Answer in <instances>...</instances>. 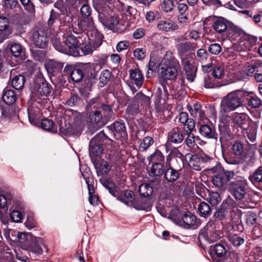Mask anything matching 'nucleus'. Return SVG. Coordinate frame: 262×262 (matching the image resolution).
<instances>
[{"label":"nucleus","mask_w":262,"mask_h":262,"mask_svg":"<svg viewBox=\"0 0 262 262\" xmlns=\"http://www.w3.org/2000/svg\"><path fill=\"white\" fill-rule=\"evenodd\" d=\"M250 94L249 92L241 90L228 93L221 100L222 110L224 113H228L236 110L243 105L245 99H248Z\"/></svg>","instance_id":"obj_1"},{"label":"nucleus","mask_w":262,"mask_h":262,"mask_svg":"<svg viewBox=\"0 0 262 262\" xmlns=\"http://www.w3.org/2000/svg\"><path fill=\"white\" fill-rule=\"evenodd\" d=\"M179 67V63L176 59H172L168 55L165 56L160 69V77L165 81L174 79L178 74Z\"/></svg>","instance_id":"obj_2"},{"label":"nucleus","mask_w":262,"mask_h":262,"mask_svg":"<svg viewBox=\"0 0 262 262\" xmlns=\"http://www.w3.org/2000/svg\"><path fill=\"white\" fill-rule=\"evenodd\" d=\"M229 190L236 199L243 200L247 194V181L245 177L236 172L230 184Z\"/></svg>","instance_id":"obj_3"},{"label":"nucleus","mask_w":262,"mask_h":262,"mask_svg":"<svg viewBox=\"0 0 262 262\" xmlns=\"http://www.w3.org/2000/svg\"><path fill=\"white\" fill-rule=\"evenodd\" d=\"M220 236V230L217 229L215 223L210 220L200 230L198 238L200 240L204 239L208 243H212L219 239Z\"/></svg>","instance_id":"obj_4"},{"label":"nucleus","mask_w":262,"mask_h":262,"mask_svg":"<svg viewBox=\"0 0 262 262\" xmlns=\"http://www.w3.org/2000/svg\"><path fill=\"white\" fill-rule=\"evenodd\" d=\"M86 38L87 35L85 33L82 34L76 33V35H67L66 36L64 43L66 47H67L68 54H70L74 56H78L79 54V47Z\"/></svg>","instance_id":"obj_5"},{"label":"nucleus","mask_w":262,"mask_h":262,"mask_svg":"<svg viewBox=\"0 0 262 262\" xmlns=\"http://www.w3.org/2000/svg\"><path fill=\"white\" fill-rule=\"evenodd\" d=\"M235 173L233 170L223 169L213 177L212 184L216 188L225 190L227 188L228 183H231Z\"/></svg>","instance_id":"obj_6"},{"label":"nucleus","mask_w":262,"mask_h":262,"mask_svg":"<svg viewBox=\"0 0 262 262\" xmlns=\"http://www.w3.org/2000/svg\"><path fill=\"white\" fill-rule=\"evenodd\" d=\"M31 43L35 47L42 49H46L48 45V38L47 33L41 28L33 30L30 35Z\"/></svg>","instance_id":"obj_7"},{"label":"nucleus","mask_w":262,"mask_h":262,"mask_svg":"<svg viewBox=\"0 0 262 262\" xmlns=\"http://www.w3.org/2000/svg\"><path fill=\"white\" fill-rule=\"evenodd\" d=\"M117 198L126 205L132 206L137 210H147L148 208L142 201L137 202L135 200L134 193L131 190L123 191L120 195L117 196Z\"/></svg>","instance_id":"obj_8"},{"label":"nucleus","mask_w":262,"mask_h":262,"mask_svg":"<svg viewBox=\"0 0 262 262\" xmlns=\"http://www.w3.org/2000/svg\"><path fill=\"white\" fill-rule=\"evenodd\" d=\"M52 87L44 78L37 79L32 90V94L35 98L41 99L47 96L52 92Z\"/></svg>","instance_id":"obj_9"},{"label":"nucleus","mask_w":262,"mask_h":262,"mask_svg":"<svg viewBox=\"0 0 262 262\" xmlns=\"http://www.w3.org/2000/svg\"><path fill=\"white\" fill-rule=\"evenodd\" d=\"M195 190L198 194L209 202L212 206L217 205L222 200L218 192L210 191L202 185L196 186Z\"/></svg>","instance_id":"obj_10"},{"label":"nucleus","mask_w":262,"mask_h":262,"mask_svg":"<svg viewBox=\"0 0 262 262\" xmlns=\"http://www.w3.org/2000/svg\"><path fill=\"white\" fill-rule=\"evenodd\" d=\"M105 137L104 133L101 131L90 141L89 153L93 160L96 157L99 156L102 154L103 149L101 142Z\"/></svg>","instance_id":"obj_11"},{"label":"nucleus","mask_w":262,"mask_h":262,"mask_svg":"<svg viewBox=\"0 0 262 262\" xmlns=\"http://www.w3.org/2000/svg\"><path fill=\"white\" fill-rule=\"evenodd\" d=\"M46 68L52 82L61 80L62 77L61 70L63 68L62 63L50 61L46 64Z\"/></svg>","instance_id":"obj_12"},{"label":"nucleus","mask_w":262,"mask_h":262,"mask_svg":"<svg viewBox=\"0 0 262 262\" xmlns=\"http://www.w3.org/2000/svg\"><path fill=\"white\" fill-rule=\"evenodd\" d=\"M10 207V209L19 208L21 203L10 192L0 194V208Z\"/></svg>","instance_id":"obj_13"},{"label":"nucleus","mask_w":262,"mask_h":262,"mask_svg":"<svg viewBox=\"0 0 262 262\" xmlns=\"http://www.w3.org/2000/svg\"><path fill=\"white\" fill-rule=\"evenodd\" d=\"M210 160L211 158L206 155H193L190 156L188 165L193 169L200 171L204 167V164Z\"/></svg>","instance_id":"obj_14"},{"label":"nucleus","mask_w":262,"mask_h":262,"mask_svg":"<svg viewBox=\"0 0 262 262\" xmlns=\"http://www.w3.org/2000/svg\"><path fill=\"white\" fill-rule=\"evenodd\" d=\"M88 110H92L93 108L98 109V111H101L102 114V117L105 120L109 119L112 117L113 112L110 105L106 104H98L95 103V100L92 99L87 105Z\"/></svg>","instance_id":"obj_15"},{"label":"nucleus","mask_w":262,"mask_h":262,"mask_svg":"<svg viewBox=\"0 0 262 262\" xmlns=\"http://www.w3.org/2000/svg\"><path fill=\"white\" fill-rule=\"evenodd\" d=\"M184 139L181 129L179 127H174L168 133L167 143L179 145L183 142Z\"/></svg>","instance_id":"obj_16"},{"label":"nucleus","mask_w":262,"mask_h":262,"mask_svg":"<svg viewBox=\"0 0 262 262\" xmlns=\"http://www.w3.org/2000/svg\"><path fill=\"white\" fill-rule=\"evenodd\" d=\"M8 236L12 241H17L20 244L27 246L31 241L32 238L34 237L30 234L16 232L13 230H10L9 231Z\"/></svg>","instance_id":"obj_17"},{"label":"nucleus","mask_w":262,"mask_h":262,"mask_svg":"<svg viewBox=\"0 0 262 262\" xmlns=\"http://www.w3.org/2000/svg\"><path fill=\"white\" fill-rule=\"evenodd\" d=\"M107 128L114 133L117 139L127 136L126 127L123 121H117L113 124L107 126Z\"/></svg>","instance_id":"obj_18"},{"label":"nucleus","mask_w":262,"mask_h":262,"mask_svg":"<svg viewBox=\"0 0 262 262\" xmlns=\"http://www.w3.org/2000/svg\"><path fill=\"white\" fill-rule=\"evenodd\" d=\"M157 27L159 30L165 32L174 31L179 29V25L170 19L160 20Z\"/></svg>","instance_id":"obj_19"},{"label":"nucleus","mask_w":262,"mask_h":262,"mask_svg":"<svg viewBox=\"0 0 262 262\" xmlns=\"http://www.w3.org/2000/svg\"><path fill=\"white\" fill-rule=\"evenodd\" d=\"M12 32L8 19L5 17H0V42L8 38Z\"/></svg>","instance_id":"obj_20"},{"label":"nucleus","mask_w":262,"mask_h":262,"mask_svg":"<svg viewBox=\"0 0 262 262\" xmlns=\"http://www.w3.org/2000/svg\"><path fill=\"white\" fill-rule=\"evenodd\" d=\"M95 9L99 13L100 18L104 19L108 14L109 7L106 0H92Z\"/></svg>","instance_id":"obj_21"},{"label":"nucleus","mask_w":262,"mask_h":262,"mask_svg":"<svg viewBox=\"0 0 262 262\" xmlns=\"http://www.w3.org/2000/svg\"><path fill=\"white\" fill-rule=\"evenodd\" d=\"M182 221L184 228L197 227L200 224V220L190 212L184 213L182 216Z\"/></svg>","instance_id":"obj_22"},{"label":"nucleus","mask_w":262,"mask_h":262,"mask_svg":"<svg viewBox=\"0 0 262 262\" xmlns=\"http://www.w3.org/2000/svg\"><path fill=\"white\" fill-rule=\"evenodd\" d=\"M231 23L227 19L221 17L215 20L212 27L213 29L219 34H223L229 31Z\"/></svg>","instance_id":"obj_23"},{"label":"nucleus","mask_w":262,"mask_h":262,"mask_svg":"<svg viewBox=\"0 0 262 262\" xmlns=\"http://www.w3.org/2000/svg\"><path fill=\"white\" fill-rule=\"evenodd\" d=\"M176 48L178 54L181 56H184L186 53L194 51L196 48L195 43L188 41L178 43Z\"/></svg>","instance_id":"obj_24"},{"label":"nucleus","mask_w":262,"mask_h":262,"mask_svg":"<svg viewBox=\"0 0 262 262\" xmlns=\"http://www.w3.org/2000/svg\"><path fill=\"white\" fill-rule=\"evenodd\" d=\"M220 130V141L221 143H225L227 141L231 140L233 138V135L231 133V130L229 126L224 123L219 125Z\"/></svg>","instance_id":"obj_25"},{"label":"nucleus","mask_w":262,"mask_h":262,"mask_svg":"<svg viewBox=\"0 0 262 262\" xmlns=\"http://www.w3.org/2000/svg\"><path fill=\"white\" fill-rule=\"evenodd\" d=\"M187 108L193 117L198 118L200 120H203L205 118V112L199 103H194L192 106L187 105Z\"/></svg>","instance_id":"obj_26"},{"label":"nucleus","mask_w":262,"mask_h":262,"mask_svg":"<svg viewBox=\"0 0 262 262\" xmlns=\"http://www.w3.org/2000/svg\"><path fill=\"white\" fill-rule=\"evenodd\" d=\"M77 26L82 31H93L94 24L92 17H81L77 21Z\"/></svg>","instance_id":"obj_27"},{"label":"nucleus","mask_w":262,"mask_h":262,"mask_svg":"<svg viewBox=\"0 0 262 262\" xmlns=\"http://www.w3.org/2000/svg\"><path fill=\"white\" fill-rule=\"evenodd\" d=\"M64 72H70L72 80L79 82L83 79L84 74L83 71L79 69H74L72 66H67L64 69Z\"/></svg>","instance_id":"obj_28"},{"label":"nucleus","mask_w":262,"mask_h":262,"mask_svg":"<svg viewBox=\"0 0 262 262\" xmlns=\"http://www.w3.org/2000/svg\"><path fill=\"white\" fill-rule=\"evenodd\" d=\"M130 78L134 83L139 88H141L143 82V76L141 71L138 69H134L130 70Z\"/></svg>","instance_id":"obj_29"},{"label":"nucleus","mask_w":262,"mask_h":262,"mask_svg":"<svg viewBox=\"0 0 262 262\" xmlns=\"http://www.w3.org/2000/svg\"><path fill=\"white\" fill-rule=\"evenodd\" d=\"M54 6L55 8L60 11L61 14L66 16V18L68 19V22L69 23H69L70 21H72V18L69 15L70 10L69 6L66 3L64 4L62 0L58 1L54 4Z\"/></svg>","instance_id":"obj_30"},{"label":"nucleus","mask_w":262,"mask_h":262,"mask_svg":"<svg viewBox=\"0 0 262 262\" xmlns=\"http://www.w3.org/2000/svg\"><path fill=\"white\" fill-rule=\"evenodd\" d=\"M199 131L201 135L204 137L209 139H216L217 138L214 128L212 125H203L201 126Z\"/></svg>","instance_id":"obj_31"},{"label":"nucleus","mask_w":262,"mask_h":262,"mask_svg":"<svg viewBox=\"0 0 262 262\" xmlns=\"http://www.w3.org/2000/svg\"><path fill=\"white\" fill-rule=\"evenodd\" d=\"M164 178L168 182L173 183L179 178V172L171 166L166 168L164 172Z\"/></svg>","instance_id":"obj_32"},{"label":"nucleus","mask_w":262,"mask_h":262,"mask_svg":"<svg viewBox=\"0 0 262 262\" xmlns=\"http://www.w3.org/2000/svg\"><path fill=\"white\" fill-rule=\"evenodd\" d=\"M94 163L95 165L98 176H103L108 173L112 168V166L107 161L104 160H102L99 164H96L94 161Z\"/></svg>","instance_id":"obj_33"},{"label":"nucleus","mask_w":262,"mask_h":262,"mask_svg":"<svg viewBox=\"0 0 262 262\" xmlns=\"http://www.w3.org/2000/svg\"><path fill=\"white\" fill-rule=\"evenodd\" d=\"M163 163H152L148 170L149 176H162L164 172Z\"/></svg>","instance_id":"obj_34"},{"label":"nucleus","mask_w":262,"mask_h":262,"mask_svg":"<svg viewBox=\"0 0 262 262\" xmlns=\"http://www.w3.org/2000/svg\"><path fill=\"white\" fill-rule=\"evenodd\" d=\"M191 124L188 125V129L184 130V134L187 136V138L185 140L184 142L186 145L190 147H193L195 145L194 135L192 133L194 127H192Z\"/></svg>","instance_id":"obj_35"},{"label":"nucleus","mask_w":262,"mask_h":262,"mask_svg":"<svg viewBox=\"0 0 262 262\" xmlns=\"http://www.w3.org/2000/svg\"><path fill=\"white\" fill-rule=\"evenodd\" d=\"M179 121L184 125V130L188 129V125L191 124V126L195 127V122L191 118H188L187 113L185 112H181L178 116Z\"/></svg>","instance_id":"obj_36"},{"label":"nucleus","mask_w":262,"mask_h":262,"mask_svg":"<svg viewBox=\"0 0 262 262\" xmlns=\"http://www.w3.org/2000/svg\"><path fill=\"white\" fill-rule=\"evenodd\" d=\"M164 159L165 157L164 155L161 151L158 149H156L155 152L147 158V160L148 161L149 163H163Z\"/></svg>","instance_id":"obj_37"},{"label":"nucleus","mask_w":262,"mask_h":262,"mask_svg":"<svg viewBox=\"0 0 262 262\" xmlns=\"http://www.w3.org/2000/svg\"><path fill=\"white\" fill-rule=\"evenodd\" d=\"M41 241V239L40 238L35 236L32 238L28 246L30 247L32 252L37 254H41L42 253V249L39 246V243Z\"/></svg>","instance_id":"obj_38"},{"label":"nucleus","mask_w":262,"mask_h":262,"mask_svg":"<svg viewBox=\"0 0 262 262\" xmlns=\"http://www.w3.org/2000/svg\"><path fill=\"white\" fill-rule=\"evenodd\" d=\"M212 209L210 206L206 202L200 203L198 206V212L202 217H207L210 215Z\"/></svg>","instance_id":"obj_39"},{"label":"nucleus","mask_w":262,"mask_h":262,"mask_svg":"<svg viewBox=\"0 0 262 262\" xmlns=\"http://www.w3.org/2000/svg\"><path fill=\"white\" fill-rule=\"evenodd\" d=\"M25 82V77L22 75H18L13 77L11 81V84L15 90H20L24 88Z\"/></svg>","instance_id":"obj_40"},{"label":"nucleus","mask_w":262,"mask_h":262,"mask_svg":"<svg viewBox=\"0 0 262 262\" xmlns=\"http://www.w3.org/2000/svg\"><path fill=\"white\" fill-rule=\"evenodd\" d=\"M3 101L8 105L13 104L16 101V95L13 90H7L2 97Z\"/></svg>","instance_id":"obj_41"},{"label":"nucleus","mask_w":262,"mask_h":262,"mask_svg":"<svg viewBox=\"0 0 262 262\" xmlns=\"http://www.w3.org/2000/svg\"><path fill=\"white\" fill-rule=\"evenodd\" d=\"M40 125L46 130L54 133H56L57 131V127L55 126L53 121L50 119H45L42 120Z\"/></svg>","instance_id":"obj_42"},{"label":"nucleus","mask_w":262,"mask_h":262,"mask_svg":"<svg viewBox=\"0 0 262 262\" xmlns=\"http://www.w3.org/2000/svg\"><path fill=\"white\" fill-rule=\"evenodd\" d=\"M90 39L87 36L86 39L84 40L83 43L80 45L79 49H80L85 55L91 53L93 50L96 49V48L93 47L90 41Z\"/></svg>","instance_id":"obj_43"},{"label":"nucleus","mask_w":262,"mask_h":262,"mask_svg":"<svg viewBox=\"0 0 262 262\" xmlns=\"http://www.w3.org/2000/svg\"><path fill=\"white\" fill-rule=\"evenodd\" d=\"M139 192L141 196L147 197L152 193L153 188L148 183H143L139 186Z\"/></svg>","instance_id":"obj_44"},{"label":"nucleus","mask_w":262,"mask_h":262,"mask_svg":"<svg viewBox=\"0 0 262 262\" xmlns=\"http://www.w3.org/2000/svg\"><path fill=\"white\" fill-rule=\"evenodd\" d=\"M100 182L102 185L108 189L109 192L114 196H117L115 184L105 178H101Z\"/></svg>","instance_id":"obj_45"},{"label":"nucleus","mask_w":262,"mask_h":262,"mask_svg":"<svg viewBox=\"0 0 262 262\" xmlns=\"http://www.w3.org/2000/svg\"><path fill=\"white\" fill-rule=\"evenodd\" d=\"M249 179L253 184L262 183V166H259L252 174H250Z\"/></svg>","instance_id":"obj_46"},{"label":"nucleus","mask_w":262,"mask_h":262,"mask_svg":"<svg viewBox=\"0 0 262 262\" xmlns=\"http://www.w3.org/2000/svg\"><path fill=\"white\" fill-rule=\"evenodd\" d=\"M111 73L108 70H103L99 76V86L103 87L110 80Z\"/></svg>","instance_id":"obj_47"},{"label":"nucleus","mask_w":262,"mask_h":262,"mask_svg":"<svg viewBox=\"0 0 262 262\" xmlns=\"http://www.w3.org/2000/svg\"><path fill=\"white\" fill-rule=\"evenodd\" d=\"M257 217L256 213L253 211H248L245 214V223L248 226H252L257 224Z\"/></svg>","instance_id":"obj_48"},{"label":"nucleus","mask_w":262,"mask_h":262,"mask_svg":"<svg viewBox=\"0 0 262 262\" xmlns=\"http://www.w3.org/2000/svg\"><path fill=\"white\" fill-rule=\"evenodd\" d=\"M52 43L55 49L62 53L68 54L67 47H66L65 44L64 45H61L59 40L57 37H53L52 39Z\"/></svg>","instance_id":"obj_49"},{"label":"nucleus","mask_w":262,"mask_h":262,"mask_svg":"<svg viewBox=\"0 0 262 262\" xmlns=\"http://www.w3.org/2000/svg\"><path fill=\"white\" fill-rule=\"evenodd\" d=\"M134 99L138 102H141L142 104L145 105H148L150 103V98L149 97L145 95L141 92L138 93L134 97Z\"/></svg>","instance_id":"obj_50"},{"label":"nucleus","mask_w":262,"mask_h":262,"mask_svg":"<svg viewBox=\"0 0 262 262\" xmlns=\"http://www.w3.org/2000/svg\"><path fill=\"white\" fill-rule=\"evenodd\" d=\"M90 117L92 123H96L98 126L103 124V123L101 122V119L103 117L101 111H95L92 115H90Z\"/></svg>","instance_id":"obj_51"},{"label":"nucleus","mask_w":262,"mask_h":262,"mask_svg":"<svg viewBox=\"0 0 262 262\" xmlns=\"http://www.w3.org/2000/svg\"><path fill=\"white\" fill-rule=\"evenodd\" d=\"M21 206L20 207V208ZM19 208V209H20ZM18 208H13L12 209V211L10 213V218L11 220L16 223H19L21 222L23 219V215L21 213V212L18 211L17 209Z\"/></svg>","instance_id":"obj_52"},{"label":"nucleus","mask_w":262,"mask_h":262,"mask_svg":"<svg viewBox=\"0 0 262 262\" xmlns=\"http://www.w3.org/2000/svg\"><path fill=\"white\" fill-rule=\"evenodd\" d=\"M251 94L248 97V103L249 105L253 108H257L261 105V100L257 96H250L252 94V92H250Z\"/></svg>","instance_id":"obj_53"},{"label":"nucleus","mask_w":262,"mask_h":262,"mask_svg":"<svg viewBox=\"0 0 262 262\" xmlns=\"http://www.w3.org/2000/svg\"><path fill=\"white\" fill-rule=\"evenodd\" d=\"M213 251L217 257H222L227 253L225 247L221 244H216L213 246Z\"/></svg>","instance_id":"obj_54"},{"label":"nucleus","mask_w":262,"mask_h":262,"mask_svg":"<svg viewBox=\"0 0 262 262\" xmlns=\"http://www.w3.org/2000/svg\"><path fill=\"white\" fill-rule=\"evenodd\" d=\"M154 143V140L151 137H145L140 144V149L145 151L148 148Z\"/></svg>","instance_id":"obj_55"},{"label":"nucleus","mask_w":262,"mask_h":262,"mask_svg":"<svg viewBox=\"0 0 262 262\" xmlns=\"http://www.w3.org/2000/svg\"><path fill=\"white\" fill-rule=\"evenodd\" d=\"M228 213L227 208L224 206L221 205L220 208H219L214 213V216L219 220L224 219Z\"/></svg>","instance_id":"obj_56"},{"label":"nucleus","mask_w":262,"mask_h":262,"mask_svg":"<svg viewBox=\"0 0 262 262\" xmlns=\"http://www.w3.org/2000/svg\"><path fill=\"white\" fill-rule=\"evenodd\" d=\"M174 7L173 0H163L161 3L162 9L165 12H171Z\"/></svg>","instance_id":"obj_57"},{"label":"nucleus","mask_w":262,"mask_h":262,"mask_svg":"<svg viewBox=\"0 0 262 262\" xmlns=\"http://www.w3.org/2000/svg\"><path fill=\"white\" fill-rule=\"evenodd\" d=\"M10 51L12 55L14 57H18L21 55L23 52V49L19 44L14 43L11 45Z\"/></svg>","instance_id":"obj_58"},{"label":"nucleus","mask_w":262,"mask_h":262,"mask_svg":"<svg viewBox=\"0 0 262 262\" xmlns=\"http://www.w3.org/2000/svg\"><path fill=\"white\" fill-rule=\"evenodd\" d=\"M165 148L166 152H168L170 151L169 155L167 156V159L170 156H174L177 157L182 156V154L180 152L178 149L176 147H173L172 148H170V144L168 143H166L165 144Z\"/></svg>","instance_id":"obj_59"},{"label":"nucleus","mask_w":262,"mask_h":262,"mask_svg":"<svg viewBox=\"0 0 262 262\" xmlns=\"http://www.w3.org/2000/svg\"><path fill=\"white\" fill-rule=\"evenodd\" d=\"M80 13L81 17H91L92 9L87 4H83L80 9Z\"/></svg>","instance_id":"obj_60"},{"label":"nucleus","mask_w":262,"mask_h":262,"mask_svg":"<svg viewBox=\"0 0 262 262\" xmlns=\"http://www.w3.org/2000/svg\"><path fill=\"white\" fill-rule=\"evenodd\" d=\"M80 98L77 94L71 93L69 98L66 101V104L69 106L76 105Z\"/></svg>","instance_id":"obj_61"},{"label":"nucleus","mask_w":262,"mask_h":262,"mask_svg":"<svg viewBox=\"0 0 262 262\" xmlns=\"http://www.w3.org/2000/svg\"><path fill=\"white\" fill-rule=\"evenodd\" d=\"M246 118V116L244 114H236L233 116V120L239 126H241L245 123Z\"/></svg>","instance_id":"obj_62"},{"label":"nucleus","mask_w":262,"mask_h":262,"mask_svg":"<svg viewBox=\"0 0 262 262\" xmlns=\"http://www.w3.org/2000/svg\"><path fill=\"white\" fill-rule=\"evenodd\" d=\"M229 241L232 244L236 247H239L245 242V239L236 235L230 236Z\"/></svg>","instance_id":"obj_63"},{"label":"nucleus","mask_w":262,"mask_h":262,"mask_svg":"<svg viewBox=\"0 0 262 262\" xmlns=\"http://www.w3.org/2000/svg\"><path fill=\"white\" fill-rule=\"evenodd\" d=\"M208 50L211 54L218 55L222 51V48L219 43H213L209 45Z\"/></svg>","instance_id":"obj_64"}]
</instances>
